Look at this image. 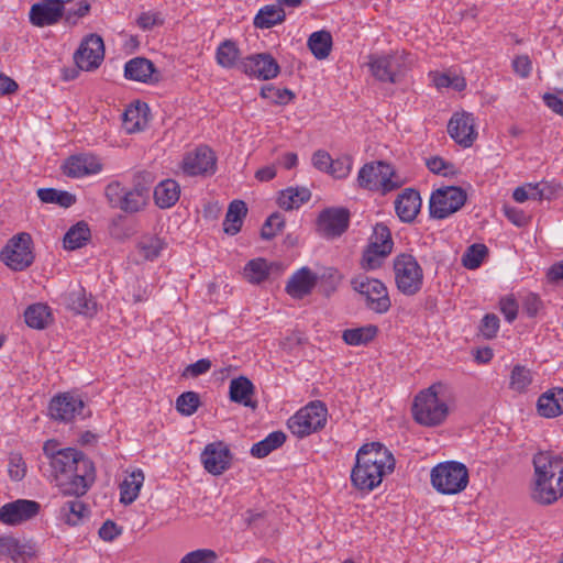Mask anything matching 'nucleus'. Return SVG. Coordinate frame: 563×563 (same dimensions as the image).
Wrapping results in <instances>:
<instances>
[{"instance_id": "obj_1", "label": "nucleus", "mask_w": 563, "mask_h": 563, "mask_svg": "<svg viewBox=\"0 0 563 563\" xmlns=\"http://www.w3.org/2000/svg\"><path fill=\"white\" fill-rule=\"evenodd\" d=\"M532 464V500L543 506L554 504L563 496V457L551 451H540L533 455Z\"/></svg>"}, {"instance_id": "obj_2", "label": "nucleus", "mask_w": 563, "mask_h": 563, "mask_svg": "<svg viewBox=\"0 0 563 563\" xmlns=\"http://www.w3.org/2000/svg\"><path fill=\"white\" fill-rule=\"evenodd\" d=\"M454 401V393L449 384L437 382L421 390L413 400L412 415L421 426L437 427L449 416V407Z\"/></svg>"}, {"instance_id": "obj_3", "label": "nucleus", "mask_w": 563, "mask_h": 563, "mask_svg": "<svg viewBox=\"0 0 563 563\" xmlns=\"http://www.w3.org/2000/svg\"><path fill=\"white\" fill-rule=\"evenodd\" d=\"M357 183L364 189L387 194L400 188L404 180L391 165L378 161L367 163L360 169Z\"/></svg>"}, {"instance_id": "obj_4", "label": "nucleus", "mask_w": 563, "mask_h": 563, "mask_svg": "<svg viewBox=\"0 0 563 563\" xmlns=\"http://www.w3.org/2000/svg\"><path fill=\"white\" fill-rule=\"evenodd\" d=\"M431 484L441 494H459L468 484V471L459 462L440 463L431 471Z\"/></svg>"}, {"instance_id": "obj_5", "label": "nucleus", "mask_w": 563, "mask_h": 563, "mask_svg": "<svg viewBox=\"0 0 563 563\" xmlns=\"http://www.w3.org/2000/svg\"><path fill=\"white\" fill-rule=\"evenodd\" d=\"M395 283L398 290L406 296L420 291L423 284V271L417 260L407 253L394 258Z\"/></svg>"}, {"instance_id": "obj_6", "label": "nucleus", "mask_w": 563, "mask_h": 563, "mask_svg": "<svg viewBox=\"0 0 563 563\" xmlns=\"http://www.w3.org/2000/svg\"><path fill=\"white\" fill-rule=\"evenodd\" d=\"M408 56L405 52L383 55L372 54L368 56L367 66L376 80L397 84L406 70Z\"/></svg>"}, {"instance_id": "obj_7", "label": "nucleus", "mask_w": 563, "mask_h": 563, "mask_svg": "<svg viewBox=\"0 0 563 563\" xmlns=\"http://www.w3.org/2000/svg\"><path fill=\"white\" fill-rule=\"evenodd\" d=\"M394 241L389 228L384 223H377L369 238V242L363 251L361 266L365 271H374L382 266L385 258L391 253Z\"/></svg>"}, {"instance_id": "obj_8", "label": "nucleus", "mask_w": 563, "mask_h": 563, "mask_svg": "<svg viewBox=\"0 0 563 563\" xmlns=\"http://www.w3.org/2000/svg\"><path fill=\"white\" fill-rule=\"evenodd\" d=\"M327 413L321 401H312L290 417L287 427L294 435L301 439L321 430L325 426Z\"/></svg>"}, {"instance_id": "obj_9", "label": "nucleus", "mask_w": 563, "mask_h": 563, "mask_svg": "<svg viewBox=\"0 0 563 563\" xmlns=\"http://www.w3.org/2000/svg\"><path fill=\"white\" fill-rule=\"evenodd\" d=\"M467 195L461 187L450 186L432 192L429 202L430 217L445 219L459 211L466 202Z\"/></svg>"}, {"instance_id": "obj_10", "label": "nucleus", "mask_w": 563, "mask_h": 563, "mask_svg": "<svg viewBox=\"0 0 563 563\" xmlns=\"http://www.w3.org/2000/svg\"><path fill=\"white\" fill-rule=\"evenodd\" d=\"M355 291L366 299V307L376 312L385 313L390 309L391 302L386 286L378 279L367 276H357L351 280Z\"/></svg>"}, {"instance_id": "obj_11", "label": "nucleus", "mask_w": 563, "mask_h": 563, "mask_svg": "<svg viewBox=\"0 0 563 563\" xmlns=\"http://www.w3.org/2000/svg\"><path fill=\"white\" fill-rule=\"evenodd\" d=\"M31 244L32 239L29 233H20L13 236L1 251V261L13 271L26 269L34 261Z\"/></svg>"}, {"instance_id": "obj_12", "label": "nucleus", "mask_w": 563, "mask_h": 563, "mask_svg": "<svg viewBox=\"0 0 563 563\" xmlns=\"http://www.w3.org/2000/svg\"><path fill=\"white\" fill-rule=\"evenodd\" d=\"M350 211L345 208L323 209L317 219V231L325 239L340 238L350 225Z\"/></svg>"}, {"instance_id": "obj_13", "label": "nucleus", "mask_w": 563, "mask_h": 563, "mask_svg": "<svg viewBox=\"0 0 563 563\" xmlns=\"http://www.w3.org/2000/svg\"><path fill=\"white\" fill-rule=\"evenodd\" d=\"M393 463L386 465L366 466L361 461H356L351 472L352 484L360 490L372 492L383 481V477L394 471Z\"/></svg>"}, {"instance_id": "obj_14", "label": "nucleus", "mask_w": 563, "mask_h": 563, "mask_svg": "<svg viewBox=\"0 0 563 563\" xmlns=\"http://www.w3.org/2000/svg\"><path fill=\"white\" fill-rule=\"evenodd\" d=\"M217 158L208 146H199L183 159V170L188 176H207L216 173Z\"/></svg>"}, {"instance_id": "obj_15", "label": "nucleus", "mask_w": 563, "mask_h": 563, "mask_svg": "<svg viewBox=\"0 0 563 563\" xmlns=\"http://www.w3.org/2000/svg\"><path fill=\"white\" fill-rule=\"evenodd\" d=\"M104 57V45L101 36L90 34L80 44L74 55L76 65L82 70L97 68Z\"/></svg>"}, {"instance_id": "obj_16", "label": "nucleus", "mask_w": 563, "mask_h": 563, "mask_svg": "<svg viewBox=\"0 0 563 563\" xmlns=\"http://www.w3.org/2000/svg\"><path fill=\"white\" fill-rule=\"evenodd\" d=\"M85 402L82 399L70 393L55 396L48 406L49 416L57 421L69 422L77 416L84 415Z\"/></svg>"}, {"instance_id": "obj_17", "label": "nucleus", "mask_w": 563, "mask_h": 563, "mask_svg": "<svg viewBox=\"0 0 563 563\" xmlns=\"http://www.w3.org/2000/svg\"><path fill=\"white\" fill-rule=\"evenodd\" d=\"M40 509L41 505L35 500L16 499L0 507V522L16 526L36 517Z\"/></svg>"}, {"instance_id": "obj_18", "label": "nucleus", "mask_w": 563, "mask_h": 563, "mask_svg": "<svg viewBox=\"0 0 563 563\" xmlns=\"http://www.w3.org/2000/svg\"><path fill=\"white\" fill-rule=\"evenodd\" d=\"M242 70L250 77L269 80L279 74L277 60L268 53L250 55L241 63Z\"/></svg>"}, {"instance_id": "obj_19", "label": "nucleus", "mask_w": 563, "mask_h": 563, "mask_svg": "<svg viewBox=\"0 0 563 563\" xmlns=\"http://www.w3.org/2000/svg\"><path fill=\"white\" fill-rule=\"evenodd\" d=\"M448 133L461 146L471 147L477 139L475 118L468 112H456L448 123Z\"/></svg>"}, {"instance_id": "obj_20", "label": "nucleus", "mask_w": 563, "mask_h": 563, "mask_svg": "<svg viewBox=\"0 0 563 563\" xmlns=\"http://www.w3.org/2000/svg\"><path fill=\"white\" fill-rule=\"evenodd\" d=\"M205 470L212 475H221L231 464V453L222 441L209 443L201 453Z\"/></svg>"}, {"instance_id": "obj_21", "label": "nucleus", "mask_w": 563, "mask_h": 563, "mask_svg": "<svg viewBox=\"0 0 563 563\" xmlns=\"http://www.w3.org/2000/svg\"><path fill=\"white\" fill-rule=\"evenodd\" d=\"M65 14V8L55 0H41L34 3L29 12L30 22L37 27L49 26L58 23Z\"/></svg>"}, {"instance_id": "obj_22", "label": "nucleus", "mask_w": 563, "mask_h": 563, "mask_svg": "<svg viewBox=\"0 0 563 563\" xmlns=\"http://www.w3.org/2000/svg\"><path fill=\"white\" fill-rule=\"evenodd\" d=\"M101 169L102 164L99 158L91 154L71 156L64 164V173L73 178L98 174Z\"/></svg>"}, {"instance_id": "obj_23", "label": "nucleus", "mask_w": 563, "mask_h": 563, "mask_svg": "<svg viewBox=\"0 0 563 563\" xmlns=\"http://www.w3.org/2000/svg\"><path fill=\"white\" fill-rule=\"evenodd\" d=\"M421 208V197L413 188H406L395 200V210L402 222H412Z\"/></svg>"}, {"instance_id": "obj_24", "label": "nucleus", "mask_w": 563, "mask_h": 563, "mask_svg": "<svg viewBox=\"0 0 563 563\" xmlns=\"http://www.w3.org/2000/svg\"><path fill=\"white\" fill-rule=\"evenodd\" d=\"M318 277L308 267L298 269L289 278L286 285V291L292 298L301 299L309 295L317 284Z\"/></svg>"}, {"instance_id": "obj_25", "label": "nucleus", "mask_w": 563, "mask_h": 563, "mask_svg": "<svg viewBox=\"0 0 563 563\" xmlns=\"http://www.w3.org/2000/svg\"><path fill=\"white\" fill-rule=\"evenodd\" d=\"M356 461L363 462L366 466L375 464L386 465L393 463L395 467V459L391 452L379 442H371L363 444L356 453Z\"/></svg>"}, {"instance_id": "obj_26", "label": "nucleus", "mask_w": 563, "mask_h": 563, "mask_svg": "<svg viewBox=\"0 0 563 563\" xmlns=\"http://www.w3.org/2000/svg\"><path fill=\"white\" fill-rule=\"evenodd\" d=\"M538 413L554 418L563 413V387H554L543 393L537 401Z\"/></svg>"}, {"instance_id": "obj_27", "label": "nucleus", "mask_w": 563, "mask_h": 563, "mask_svg": "<svg viewBox=\"0 0 563 563\" xmlns=\"http://www.w3.org/2000/svg\"><path fill=\"white\" fill-rule=\"evenodd\" d=\"M255 387L253 383L245 376L233 378L230 382L229 395L230 400L245 407L255 409L257 401L252 399Z\"/></svg>"}, {"instance_id": "obj_28", "label": "nucleus", "mask_w": 563, "mask_h": 563, "mask_svg": "<svg viewBox=\"0 0 563 563\" xmlns=\"http://www.w3.org/2000/svg\"><path fill=\"white\" fill-rule=\"evenodd\" d=\"M65 303L68 309L78 314L92 317L97 313V302L81 287L69 291L65 296Z\"/></svg>"}, {"instance_id": "obj_29", "label": "nucleus", "mask_w": 563, "mask_h": 563, "mask_svg": "<svg viewBox=\"0 0 563 563\" xmlns=\"http://www.w3.org/2000/svg\"><path fill=\"white\" fill-rule=\"evenodd\" d=\"M154 74V64L144 57L132 58L124 67V76L135 81L150 82L153 80Z\"/></svg>"}, {"instance_id": "obj_30", "label": "nucleus", "mask_w": 563, "mask_h": 563, "mask_svg": "<svg viewBox=\"0 0 563 563\" xmlns=\"http://www.w3.org/2000/svg\"><path fill=\"white\" fill-rule=\"evenodd\" d=\"M79 451L73 448L60 449L57 456L49 463L52 468V476L59 481V478L71 473L74 464H76Z\"/></svg>"}, {"instance_id": "obj_31", "label": "nucleus", "mask_w": 563, "mask_h": 563, "mask_svg": "<svg viewBox=\"0 0 563 563\" xmlns=\"http://www.w3.org/2000/svg\"><path fill=\"white\" fill-rule=\"evenodd\" d=\"M180 187L174 179L162 180L154 189L155 203L162 208L173 207L179 199Z\"/></svg>"}, {"instance_id": "obj_32", "label": "nucleus", "mask_w": 563, "mask_h": 563, "mask_svg": "<svg viewBox=\"0 0 563 563\" xmlns=\"http://www.w3.org/2000/svg\"><path fill=\"white\" fill-rule=\"evenodd\" d=\"M247 207L242 200H233L228 208L224 221L223 231L227 234L235 235L240 232L243 220L246 217Z\"/></svg>"}, {"instance_id": "obj_33", "label": "nucleus", "mask_w": 563, "mask_h": 563, "mask_svg": "<svg viewBox=\"0 0 563 563\" xmlns=\"http://www.w3.org/2000/svg\"><path fill=\"white\" fill-rule=\"evenodd\" d=\"M377 325L366 324L358 328L345 329L342 332V340L345 344L352 346L366 345L377 336Z\"/></svg>"}, {"instance_id": "obj_34", "label": "nucleus", "mask_w": 563, "mask_h": 563, "mask_svg": "<svg viewBox=\"0 0 563 563\" xmlns=\"http://www.w3.org/2000/svg\"><path fill=\"white\" fill-rule=\"evenodd\" d=\"M144 483V474L141 470L133 471L120 485V500L125 505L132 504L139 496Z\"/></svg>"}, {"instance_id": "obj_35", "label": "nucleus", "mask_w": 563, "mask_h": 563, "mask_svg": "<svg viewBox=\"0 0 563 563\" xmlns=\"http://www.w3.org/2000/svg\"><path fill=\"white\" fill-rule=\"evenodd\" d=\"M91 238L89 225L79 221L73 225L64 235L63 243L66 250H77L85 246Z\"/></svg>"}, {"instance_id": "obj_36", "label": "nucleus", "mask_w": 563, "mask_h": 563, "mask_svg": "<svg viewBox=\"0 0 563 563\" xmlns=\"http://www.w3.org/2000/svg\"><path fill=\"white\" fill-rule=\"evenodd\" d=\"M286 18V13L278 4L265 5L260 9L254 18V25L258 29H271L282 23Z\"/></svg>"}, {"instance_id": "obj_37", "label": "nucleus", "mask_w": 563, "mask_h": 563, "mask_svg": "<svg viewBox=\"0 0 563 563\" xmlns=\"http://www.w3.org/2000/svg\"><path fill=\"white\" fill-rule=\"evenodd\" d=\"M25 323L33 329H44L52 321V313L48 306L44 303H34L26 308L24 312Z\"/></svg>"}, {"instance_id": "obj_38", "label": "nucleus", "mask_w": 563, "mask_h": 563, "mask_svg": "<svg viewBox=\"0 0 563 563\" xmlns=\"http://www.w3.org/2000/svg\"><path fill=\"white\" fill-rule=\"evenodd\" d=\"M88 512L86 504L78 498L68 500L60 507V517L69 526L79 525Z\"/></svg>"}, {"instance_id": "obj_39", "label": "nucleus", "mask_w": 563, "mask_h": 563, "mask_svg": "<svg viewBox=\"0 0 563 563\" xmlns=\"http://www.w3.org/2000/svg\"><path fill=\"white\" fill-rule=\"evenodd\" d=\"M308 47L318 59H324L330 55L332 36L328 31L313 32L308 38Z\"/></svg>"}, {"instance_id": "obj_40", "label": "nucleus", "mask_w": 563, "mask_h": 563, "mask_svg": "<svg viewBox=\"0 0 563 563\" xmlns=\"http://www.w3.org/2000/svg\"><path fill=\"white\" fill-rule=\"evenodd\" d=\"M310 197L311 194L307 188H287L280 192L278 205L285 210H292L307 202Z\"/></svg>"}, {"instance_id": "obj_41", "label": "nucleus", "mask_w": 563, "mask_h": 563, "mask_svg": "<svg viewBox=\"0 0 563 563\" xmlns=\"http://www.w3.org/2000/svg\"><path fill=\"white\" fill-rule=\"evenodd\" d=\"M286 441V435L283 431H274L269 433L262 441L253 444L251 454L255 457H265L274 450L282 446Z\"/></svg>"}, {"instance_id": "obj_42", "label": "nucleus", "mask_w": 563, "mask_h": 563, "mask_svg": "<svg viewBox=\"0 0 563 563\" xmlns=\"http://www.w3.org/2000/svg\"><path fill=\"white\" fill-rule=\"evenodd\" d=\"M57 482L63 495L74 496L75 498L84 496L92 485V482H86L85 479L79 478L77 475L73 474H68L59 478Z\"/></svg>"}, {"instance_id": "obj_43", "label": "nucleus", "mask_w": 563, "mask_h": 563, "mask_svg": "<svg viewBox=\"0 0 563 563\" xmlns=\"http://www.w3.org/2000/svg\"><path fill=\"white\" fill-rule=\"evenodd\" d=\"M57 482L63 495L74 496L75 498L84 496L92 485V482H86L85 479L79 478L77 475L73 474H68L59 478Z\"/></svg>"}, {"instance_id": "obj_44", "label": "nucleus", "mask_w": 563, "mask_h": 563, "mask_svg": "<svg viewBox=\"0 0 563 563\" xmlns=\"http://www.w3.org/2000/svg\"><path fill=\"white\" fill-rule=\"evenodd\" d=\"M0 555H5L11 558L13 561H18L20 559H24L25 556H31L32 549L26 544L20 543L15 538L1 537Z\"/></svg>"}, {"instance_id": "obj_45", "label": "nucleus", "mask_w": 563, "mask_h": 563, "mask_svg": "<svg viewBox=\"0 0 563 563\" xmlns=\"http://www.w3.org/2000/svg\"><path fill=\"white\" fill-rule=\"evenodd\" d=\"M165 246L166 243L156 235H144L137 243L139 253L147 261L157 258Z\"/></svg>"}, {"instance_id": "obj_46", "label": "nucleus", "mask_w": 563, "mask_h": 563, "mask_svg": "<svg viewBox=\"0 0 563 563\" xmlns=\"http://www.w3.org/2000/svg\"><path fill=\"white\" fill-rule=\"evenodd\" d=\"M271 268L266 260L255 258L245 265L244 277L252 284H260L268 277Z\"/></svg>"}, {"instance_id": "obj_47", "label": "nucleus", "mask_w": 563, "mask_h": 563, "mask_svg": "<svg viewBox=\"0 0 563 563\" xmlns=\"http://www.w3.org/2000/svg\"><path fill=\"white\" fill-rule=\"evenodd\" d=\"M37 197L44 203H57L64 208L73 206L76 201L74 195L55 188H41L37 190Z\"/></svg>"}, {"instance_id": "obj_48", "label": "nucleus", "mask_w": 563, "mask_h": 563, "mask_svg": "<svg viewBox=\"0 0 563 563\" xmlns=\"http://www.w3.org/2000/svg\"><path fill=\"white\" fill-rule=\"evenodd\" d=\"M240 56L236 44L231 40L223 41L217 48V63L224 68H232Z\"/></svg>"}, {"instance_id": "obj_49", "label": "nucleus", "mask_w": 563, "mask_h": 563, "mask_svg": "<svg viewBox=\"0 0 563 563\" xmlns=\"http://www.w3.org/2000/svg\"><path fill=\"white\" fill-rule=\"evenodd\" d=\"M532 380L533 375L529 368L515 365L510 374L509 388L517 393H525Z\"/></svg>"}, {"instance_id": "obj_50", "label": "nucleus", "mask_w": 563, "mask_h": 563, "mask_svg": "<svg viewBox=\"0 0 563 563\" xmlns=\"http://www.w3.org/2000/svg\"><path fill=\"white\" fill-rule=\"evenodd\" d=\"M488 253V249L484 244H472L462 256V264L468 269H476L483 263Z\"/></svg>"}, {"instance_id": "obj_51", "label": "nucleus", "mask_w": 563, "mask_h": 563, "mask_svg": "<svg viewBox=\"0 0 563 563\" xmlns=\"http://www.w3.org/2000/svg\"><path fill=\"white\" fill-rule=\"evenodd\" d=\"M200 406L199 395L195 391H185L176 399V409L183 416H192Z\"/></svg>"}, {"instance_id": "obj_52", "label": "nucleus", "mask_w": 563, "mask_h": 563, "mask_svg": "<svg viewBox=\"0 0 563 563\" xmlns=\"http://www.w3.org/2000/svg\"><path fill=\"white\" fill-rule=\"evenodd\" d=\"M145 122V114H141L140 106L130 107L123 112V126L129 133L142 130Z\"/></svg>"}, {"instance_id": "obj_53", "label": "nucleus", "mask_w": 563, "mask_h": 563, "mask_svg": "<svg viewBox=\"0 0 563 563\" xmlns=\"http://www.w3.org/2000/svg\"><path fill=\"white\" fill-rule=\"evenodd\" d=\"M260 95L262 98L268 99L276 104H286L295 98V93L291 90L287 88L279 89L273 85L262 87Z\"/></svg>"}, {"instance_id": "obj_54", "label": "nucleus", "mask_w": 563, "mask_h": 563, "mask_svg": "<svg viewBox=\"0 0 563 563\" xmlns=\"http://www.w3.org/2000/svg\"><path fill=\"white\" fill-rule=\"evenodd\" d=\"M70 474L77 475L79 478H82L86 482L93 483L96 479V470L93 463L80 451Z\"/></svg>"}, {"instance_id": "obj_55", "label": "nucleus", "mask_w": 563, "mask_h": 563, "mask_svg": "<svg viewBox=\"0 0 563 563\" xmlns=\"http://www.w3.org/2000/svg\"><path fill=\"white\" fill-rule=\"evenodd\" d=\"M152 184V174L148 172H141L134 176L133 187L130 190L147 201Z\"/></svg>"}, {"instance_id": "obj_56", "label": "nucleus", "mask_w": 563, "mask_h": 563, "mask_svg": "<svg viewBox=\"0 0 563 563\" xmlns=\"http://www.w3.org/2000/svg\"><path fill=\"white\" fill-rule=\"evenodd\" d=\"M285 225L283 216L278 212L271 214L261 230V236L264 240H272Z\"/></svg>"}, {"instance_id": "obj_57", "label": "nucleus", "mask_w": 563, "mask_h": 563, "mask_svg": "<svg viewBox=\"0 0 563 563\" xmlns=\"http://www.w3.org/2000/svg\"><path fill=\"white\" fill-rule=\"evenodd\" d=\"M146 202L147 201L140 198L137 194H133L131 190L125 188L119 209L126 213H134L143 209Z\"/></svg>"}, {"instance_id": "obj_58", "label": "nucleus", "mask_w": 563, "mask_h": 563, "mask_svg": "<svg viewBox=\"0 0 563 563\" xmlns=\"http://www.w3.org/2000/svg\"><path fill=\"white\" fill-rule=\"evenodd\" d=\"M217 553L211 549H198L187 553L179 563H216Z\"/></svg>"}, {"instance_id": "obj_59", "label": "nucleus", "mask_w": 563, "mask_h": 563, "mask_svg": "<svg viewBox=\"0 0 563 563\" xmlns=\"http://www.w3.org/2000/svg\"><path fill=\"white\" fill-rule=\"evenodd\" d=\"M9 476L13 481H21L26 474V464L20 453H11L8 464Z\"/></svg>"}, {"instance_id": "obj_60", "label": "nucleus", "mask_w": 563, "mask_h": 563, "mask_svg": "<svg viewBox=\"0 0 563 563\" xmlns=\"http://www.w3.org/2000/svg\"><path fill=\"white\" fill-rule=\"evenodd\" d=\"M352 169V157L344 155L336 159H331V165L328 174L335 178H345Z\"/></svg>"}, {"instance_id": "obj_61", "label": "nucleus", "mask_w": 563, "mask_h": 563, "mask_svg": "<svg viewBox=\"0 0 563 563\" xmlns=\"http://www.w3.org/2000/svg\"><path fill=\"white\" fill-rule=\"evenodd\" d=\"M90 12V3L87 0H80L76 8L65 9V14L63 16L65 23L69 25L77 24L80 18L86 16Z\"/></svg>"}, {"instance_id": "obj_62", "label": "nucleus", "mask_w": 563, "mask_h": 563, "mask_svg": "<svg viewBox=\"0 0 563 563\" xmlns=\"http://www.w3.org/2000/svg\"><path fill=\"white\" fill-rule=\"evenodd\" d=\"M124 190L125 187L118 180H113L106 186L104 196L111 208H119Z\"/></svg>"}, {"instance_id": "obj_63", "label": "nucleus", "mask_w": 563, "mask_h": 563, "mask_svg": "<svg viewBox=\"0 0 563 563\" xmlns=\"http://www.w3.org/2000/svg\"><path fill=\"white\" fill-rule=\"evenodd\" d=\"M479 330L486 339L495 338L499 330V318L494 313L485 314L482 319Z\"/></svg>"}, {"instance_id": "obj_64", "label": "nucleus", "mask_w": 563, "mask_h": 563, "mask_svg": "<svg viewBox=\"0 0 563 563\" xmlns=\"http://www.w3.org/2000/svg\"><path fill=\"white\" fill-rule=\"evenodd\" d=\"M121 533L122 528L112 520L104 521L98 531L99 537L107 542L113 541Z\"/></svg>"}]
</instances>
